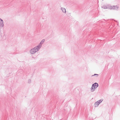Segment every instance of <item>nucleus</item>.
<instances>
[{"mask_svg":"<svg viewBox=\"0 0 120 120\" xmlns=\"http://www.w3.org/2000/svg\"><path fill=\"white\" fill-rule=\"evenodd\" d=\"M40 49L37 46L30 49V52L31 54H34L36 52H38Z\"/></svg>","mask_w":120,"mask_h":120,"instance_id":"nucleus-1","label":"nucleus"},{"mask_svg":"<svg viewBox=\"0 0 120 120\" xmlns=\"http://www.w3.org/2000/svg\"><path fill=\"white\" fill-rule=\"evenodd\" d=\"M98 83L95 82L93 84L91 88V92L94 91L96 89L98 86Z\"/></svg>","mask_w":120,"mask_h":120,"instance_id":"nucleus-2","label":"nucleus"},{"mask_svg":"<svg viewBox=\"0 0 120 120\" xmlns=\"http://www.w3.org/2000/svg\"><path fill=\"white\" fill-rule=\"evenodd\" d=\"M103 100L101 99L95 102L94 105L95 107H98L102 101Z\"/></svg>","mask_w":120,"mask_h":120,"instance_id":"nucleus-3","label":"nucleus"},{"mask_svg":"<svg viewBox=\"0 0 120 120\" xmlns=\"http://www.w3.org/2000/svg\"><path fill=\"white\" fill-rule=\"evenodd\" d=\"M119 8L118 6L116 5L115 6H111L110 5V9H113L114 10H117Z\"/></svg>","mask_w":120,"mask_h":120,"instance_id":"nucleus-4","label":"nucleus"},{"mask_svg":"<svg viewBox=\"0 0 120 120\" xmlns=\"http://www.w3.org/2000/svg\"><path fill=\"white\" fill-rule=\"evenodd\" d=\"M45 41V40L44 39L42 40L38 45L37 46L40 49L41 47L42 44Z\"/></svg>","mask_w":120,"mask_h":120,"instance_id":"nucleus-5","label":"nucleus"},{"mask_svg":"<svg viewBox=\"0 0 120 120\" xmlns=\"http://www.w3.org/2000/svg\"><path fill=\"white\" fill-rule=\"evenodd\" d=\"M4 26V23L3 20L0 18V27H3Z\"/></svg>","mask_w":120,"mask_h":120,"instance_id":"nucleus-6","label":"nucleus"},{"mask_svg":"<svg viewBox=\"0 0 120 120\" xmlns=\"http://www.w3.org/2000/svg\"><path fill=\"white\" fill-rule=\"evenodd\" d=\"M110 5H104L103 7H102V8H103L104 9H110Z\"/></svg>","mask_w":120,"mask_h":120,"instance_id":"nucleus-7","label":"nucleus"},{"mask_svg":"<svg viewBox=\"0 0 120 120\" xmlns=\"http://www.w3.org/2000/svg\"><path fill=\"white\" fill-rule=\"evenodd\" d=\"M61 10H62V12L64 13L66 12V10L65 8H61Z\"/></svg>","mask_w":120,"mask_h":120,"instance_id":"nucleus-8","label":"nucleus"},{"mask_svg":"<svg viewBox=\"0 0 120 120\" xmlns=\"http://www.w3.org/2000/svg\"><path fill=\"white\" fill-rule=\"evenodd\" d=\"M31 82V80L30 79H29L28 81V82L29 83H30Z\"/></svg>","mask_w":120,"mask_h":120,"instance_id":"nucleus-9","label":"nucleus"},{"mask_svg":"<svg viewBox=\"0 0 120 120\" xmlns=\"http://www.w3.org/2000/svg\"><path fill=\"white\" fill-rule=\"evenodd\" d=\"M98 74H95L94 75H92V76H94V75H97L98 76Z\"/></svg>","mask_w":120,"mask_h":120,"instance_id":"nucleus-10","label":"nucleus"}]
</instances>
